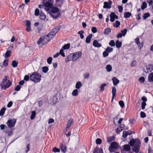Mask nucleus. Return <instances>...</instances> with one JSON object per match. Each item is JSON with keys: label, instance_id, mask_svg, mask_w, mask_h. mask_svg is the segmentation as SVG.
Instances as JSON below:
<instances>
[{"label": "nucleus", "instance_id": "nucleus-8", "mask_svg": "<svg viewBox=\"0 0 153 153\" xmlns=\"http://www.w3.org/2000/svg\"><path fill=\"white\" fill-rule=\"evenodd\" d=\"M53 4L49 1H46L45 4L44 6L45 10L48 11H50L53 7Z\"/></svg>", "mask_w": 153, "mask_h": 153}, {"label": "nucleus", "instance_id": "nucleus-44", "mask_svg": "<svg viewBox=\"0 0 153 153\" xmlns=\"http://www.w3.org/2000/svg\"><path fill=\"white\" fill-rule=\"evenodd\" d=\"M106 85V83H104L101 85L100 86V91L101 92L103 91L104 90V88Z\"/></svg>", "mask_w": 153, "mask_h": 153}, {"label": "nucleus", "instance_id": "nucleus-7", "mask_svg": "<svg viewBox=\"0 0 153 153\" xmlns=\"http://www.w3.org/2000/svg\"><path fill=\"white\" fill-rule=\"evenodd\" d=\"M72 61H75L81 57L82 55L81 51L75 52L72 53Z\"/></svg>", "mask_w": 153, "mask_h": 153}, {"label": "nucleus", "instance_id": "nucleus-61", "mask_svg": "<svg viewBox=\"0 0 153 153\" xmlns=\"http://www.w3.org/2000/svg\"><path fill=\"white\" fill-rule=\"evenodd\" d=\"M146 105V102H142L141 103L142 105V109H143L145 108V106Z\"/></svg>", "mask_w": 153, "mask_h": 153}, {"label": "nucleus", "instance_id": "nucleus-13", "mask_svg": "<svg viewBox=\"0 0 153 153\" xmlns=\"http://www.w3.org/2000/svg\"><path fill=\"white\" fill-rule=\"evenodd\" d=\"M110 17V20L111 22H114L115 19L118 18V16L116 15L113 12L111 13Z\"/></svg>", "mask_w": 153, "mask_h": 153}, {"label": "nucleus", "instance_id": "nucleus-32", "mask_svg": "<svg viewBox=\"0 0 153 153\" xmlns=\"http://www.w3.org/2000/svg\"><path fill=\"white\" fill-rule=\"evenodd\" d=\"M73 120L72 119H70L68 122V124L67 125V128H69V127L71 126V123H73Z\"/></svg>", "mask_w": 153, "mask_h": 153}, {"label": "nucleus", "instance_id": "nucleus-51", "mask_svg": "<svg viewBox=\"0 0 153 153\" xmlns=\"http://www.w3.org/2000/svg\"><path fill=\"white\" fill-rule=\"evenodd\" d=\"M53 60L52 58L51 57H49L47 60V62L48 64H50L52 62Z\"/></svg>", "mask_w": 153, "mask_h": 153}, {"label": "nucleus", "instance_id": "nucleus-64", "mask_svg": "<svg viewBox=\"0 0 153 153\" xmlns=\"http://www.w3.org/2000/svg\"><path fill=\"white\" fill-rule=\"evenodd\" d=\"M72 54H71L67 56V58H68V59L70 60V61L72 60Z\"/></svg>", "mask_w": 153, "mask_h": 153}, {"label": "nucleus", "instance_id": "nucleus-29", "mask_svg": "<svg viewBox=\"0 0 153 153\" xmlns=\"http://www.w3.org/2000/svg\"><path fill=\"white\" fill-rule=\"evenodd\" d=\"M106 69L107 71L108 72L111 71L112 70V67L110 65H108L106 66Z\"/></svg>", "mask_w": 153, "mask_h": 153}, {"label": "nucleus", "instance_id": "nucleus-41", "mask_svg": "<svg viewBox=\"0 0 153 153\" xmlns=\"http://www.w3.org/2000/svg\"><path fill=\"white\" fill-rule=\"evenodd\" d=\"M36 114V113L35 111H33L31 112V115L30 116V119L31 120L33 119L35 117Z\"/></svg>", "mask_w": 153, "mask_h": 153}, {"label": "nucleus", "instance_id": "nucleus-56", "mask_svg": "<svg viewBox=\"0 0 153 153\" xmlns=\"http://www.w3.org/2000/svg\"><path fill=\"white\" fill-rule=\"evenodd\" d=\"M119 105H120V106L122 108H123L124 106V102L123 101H120L119 102Z\"/></svg>", "mask_w": 153, "mask_h": 153}, {"label": "nucleus", "instance_id": "nucleus-37", "mask_svg": "<svg viewBox=\"0 0 153 153\" xmlns=\"http://www.w3.org/2000/svg\"><path fill=\"white\" fill-rule=\"evenodd\" d=\"M106 51H107L108 53H110L112 52L113 51V48L110 47H108L105 49Z\"/></svg>", "mask_w": 153, "mask_h": 153}, {"label": "nucleus", "instance_id": "nucleus-22", "mask_svg": "<svg viewBox=\"0 0 153 153\" xmlns=\"http://www.w3.org/2000/svg\"><path fill=\"white\" fill-rule=\"evenodd\" d=\"M92 35L91 34H90L87 37L86 39V42L87 43H89L91 41V40L92 37Z\"/></svg>", "mask_w": 153, "mask_h": 153}, {"label": "nucleus", "instance_id": "nucleus-27", "mask_svg": "<svg viewBox=\"0 0 153 153\" xmlns=\"http://www.w3.org/2000/svg\"><path fill=\"white\" fill-rule=\"evenodd\" d=\"M112 95H113V96H115L116 94V88L115 87H112Z\"/></svg>", "mask_w": 153, "mask_h": 153}, {"label": "nucleus", "instance_id": "nucleus-6", "mask_svg": "<svg viewBox=\"0 0 153 153\" xmlns=\"http://www.w3.org/2000/svg\"><path fill=\"white\" fill-rule=\"evenodd\" d=\"M59 11L58 8L56 7H52L50 11V15L53 19H56L59 16L58 14H54V13H57Z\"/></svg>", "mask_w": 153, "mask_h": 153}, {"label": "nucleus", "instance_id": "nucleus-11", "mask_svg": "<svg viewBox=\"0 0 153 153\" xmlns=\"http://www.w3.org/2000/svg\"><path fill=\"white\" fill-rule=\"evenodd\" d=\"M123 149L121 151V153H123L124 151H126L127 152H129L131 150L130 146L128 144L122 146Z\"/></svg>", "mask_w": 153, "mask_h": 153}, {"label": "nucleus", "instance_id": "nucleus-16", "mask_svg": "<svg viewBox=\"0 0 153 153\" xmlns=\"http://www.w3.org/2000/svg\"><path fill=\"white\" fill-rule=\"evenodd\" d=\"M93 45L95 47L100 48L102 46V45L98 43L96 40H94V41Z\"/></svg>", "mask_w": 153, "mask_h": 153}, {"label": "nucleus", "instance_id": "nucleus-47", "mask_svg": "<svg viewBox=\"0 0 153 153\" xmlns=\"http://www.w3.org/2000/svg\"><path fill=\"white\" fill-rule=\"evenodd\" d=\"M120 22L119 21H116L114 25V26L116 27H118L120 25Z\"/></svg>", "mask_w": 153, "mask_h": 153}, {"label": "nucleus", "instance_id": "nucleus-42", "mask_svg": "<svg viewBox=\"0 0 153 153\" xmlns=\"http://www.w3.org/2000/svg\"><path fill=\"white\" fill-rule=\"evenodd\" d=\"M150 16V13H146L144 14L143 16V17L144 19H146Z\"/></svg>", "mask_w": 153, "mask_h": 153}, {"label": "nucleus", "instance_id": "nucleus-59", "mask_svg": "<svg viewBox=\"0 0 153 153\" xmlns=\"http://www.w3.org/2000/svg\"><path fill=\"white\" fill-rule=\"evenodd\" d=\"M140 117L141 118H143L146 117L145 113L143 111H141L140 113Z\"/></svg>", "mask_w": 153, "mask_h": 153}, {"label": "nucleus", "instance_id": "nucleus-4", "mask_svg": "<svg viewBox=\"0 0 153 153\" xmlns=\"http://www.w3.org/2000/svg\"><path fill=\"white\" fill-rule=\"evenodd\" d=\"M59 29V28L58 27L53 28L52 31L45 36V37H47V38H46L50 41L53 38L54 36L58 32Z\"/></svg>", "mask_w": 153, "mask_h": 153}, {"label": "nucleus", "instance_id": "nucleus-19", "mask_svg": "<svg viewBox=\"0 0 153 153\" xmlns=\"http://www.w3.org/2000/svg\"><path fill=\"white\" fill-rule=\"evenodd\" d=\"M112 80L113 85L114 86L117 85L119 82V80L115 77H113L112 78Z\"/></svg>", "mask_w": 153, "mask_h": 153}, {"label": "nucleus", "instance_id": "nucleus-55", "mask_svg": "<svg viewBox=\"0 0 153 153\" xmlns=\"http://www.w3.org/2000/svg\"><path fill=\"white\" fill-rule=\"evenodd\" d=\"M103 56L104 57L107 56L108 55V53L105 50L102 53Z\"/></svg>", "mask_w": 153, "mask_h": 153}, {"label": "nucleus", "instance_id": "nucleus-30", "mask_svg": "<svg viewBox=\"0 0 153 153\" xmlns=\"http://www.w3.org/2000/svg\"><path fill=\"white\" fill-rule=\"evenodd\" d=\"M6 110V108L5 107L2 108L0 111V116H2L4 115Z\"/></svg>", "mask_w": 153, "mask_h": 153}, {"label": "nucleus", "instance_id": "nucleus-62", "mask_svg": "<svg viewBox=\"0 0 153 153\" xmlns=\"http://www.w3.org/2000/svg\"><path fill=\"white\" fill-rule=\"evenodd\" d=\"M21 88V87L19 85H17L15 88V90L17 91H19Z\"/></svg>", "mask_w": 153, "mask_h": 153}, {"label": "nucleus", "instance_id": "nucleus-24", "mask_svg": "<svg viewBox=\"0 0 153 153\" xmlns=\"http://www.w3.org/2000/svg\"><path fill=\"white\" fill-rule=\"evenodd\" d=\"M116 46L117 48H120L122 45V43L121 42H119V40H117L116 42Z\"/></svg>", "mask_w": 153, "mask_h": 153}, {"label": "nucleus", "instance_id": "nucleus-17", "mask_svg": "<svg viewBox=\"0 0 153 153\" xmlns=\"http://www.w3.org/2000/svg\"><path fill=\"white\" fill-rule=\"evenodd\" d=\"M93 153H103V150L102 148L96 147L94 149Z\"/></svg>", "mask_w": 153, "mask_h": 153}, {"label": "nucleus", "instance_id": "nucleus-33", "mask_svg": "<svg viewBox=\"0 0 153 153\" xmlns=\"http://www.w3.org/2000/svg\"><path fill=\"white\" fill-rule=\"evenodd\" d=\"M11 51L9 50H7L4 54V56L5 58H8L9 57L10 55Z\"/></svg>", "mask_w": 153, "mask_h": 153}, {"label": "nucleus", "instance_id": "nucleus-63", "mask_svg": "<svg viewBox=\"0 0 153 153\" xmlns=\"http://www.w3.org/2000/svg\"><path fill=\"white\" fill-rule=\"evenodd\" d=\"M147 2L149 4V6H150L152 4L153 1V0H148Z\"/></svg>", "mask_w": 153, "mask_h": 153}, {"label": "nucleus", "instance_id": "nucleus-20", "mask_svg": "<svg viewBox=\"0 0 153 153\" xmlns=\"http://www.w3.org/2000/svg\"><path fill=\"white\" fill-rule=\"evenodd\" d=\"M53 103V104H55L59 101V99L57 97V94H55L53 97L52 99Z\"/></svg>", "mask_w": 153, "mask_h": 153}, {"label": "nucleus", "instance_id": "nucleus-38", "mask_svg": "<svg viewBox=\"0 0 153 153\" xmlns=\"http://www.w3.org/2000/svg\"><path fill=\"white\" fill-rule=\"evenodd\" d=\"M114 137L113 136L108 137L107 139V141L108 143H110L114 140Z\"/></svg>", "mask_w": 153, "mask_h": 153}, {"label": "nucleus", "instance_id": "nucleus-53", "mask_svg": "<svg viewBox=\"0 0 153 153\" xmlns=\"http://www.w3.org/2000/svg\"><path fill=\"white\" fill-rule=\"evenodd\" d=\"M96 142L97 144H100L102 143V140L100 138H97L96 140Z\"/></svg>", "mask_w": 153, "mask_h": 153}, {"label": "nucleus", "instance_id": "nucleus-15", "mask_svg": "<svg viewBox=\"0 0 153 153\" xmlns=\"http://www.w3.org/2000/svg\"><path fill=\"white\" fill-rule=\"evenodd\" d=\"M125 125L123 124H120L119 128H117L116 132L117 133H119L120 132L122 131L124 128Z\"/></svg>", "mask_w": 153, "mask_h": 153}, {"label": "nucleus", "instance_id": "nucleus-45", "mask_svg": "<svg viewBox=\"0 0 153 153\" xmlns=\"http://www.w3.org/2000/svg\"><path fill=\"white\" fill-rule=\"evenodd\" d=\"M42 72L44 73H46L48 70V68L46 66L43 67L42 68Z\"/></svg>", "mask_w": 153, "mask_h": 153}, {"label": "nucleus", "instance_id": "nucleus-35", "mask_svg": "<svg viewBox=\"0 0 153 153\" xmlns=\"http://www.w3.org/2000/svg\"><path fill=\"white\" fill-rule=\"evenodd\" d=\"M131 14L129 12H126L124 13V16L126 18H128L131 16Z\"/></svg>", "mask_w": 153, "mask_h": 153}, {"label": "nucleus", "instance_id": "nucleus-60", "mask_svg": "<svg viewBox=\"0 0 153 153\" xmlns=\"http://www.w3.org/2000/svg\"><path fill=\"white\" fill-rule=\"evenodd\" d=\"M8 60L5 59L3 62V65L5 66H7L8 65Z\"/></svg>", "mask_w": 153, "mask_h": 153}, {"label": "nucleus", "instance_id": "nucleus-2", "mask_svg": "<svg viewBox=\"0 0 153 153\" xmlns=\"http://www.w3.org/2000/svg\"><path fill=\"white\" fill-rule=\"evenodd\" d=\"M41 77V75L38 73L34 72L30 75V78L31 80L37 83L40 81Z\"/></svg>", "mask_w": 153, "mask_h": 153}, {"label": "nucleus", "instance_id": "nucleus-54", "mask_svg": "<svg viewBox=\"0 0 153 153\" xmlns=\"http://www.w3.org/2000/svg\"><path fill=\"white\" fill-rule=\"evenodd\" d=\"M128 135V132L126 131H124L123 132V137L124 138H126Z\"/></svg>", "mask_w": 153, "mask_h": 153}, {"label": "nucleus", "instance_id": "nucleus-1", "mask_svg": "<svg viewBox=\"0 0 153 153\" xmlns=\"http://www.w3.org/2000/svg\"><path fill=\"white\" fill-rule=\"evenodd\" d=\"M129 143L131 146H134L132 149L133 152L135 153H143L139 151L141 143L139 139H132L130 140Z\"/></svg>", "mask_w": 153, "mask_h": 153}, {"label": "nucleus", "instance_id": "nucleus-3", "mask_svg": "<svg viewBox=\"0 0 153 153\" xmlns=\"http://www.w3.org/2000/svg\"><path fill=\"white\" fill-rule=\"evenodd\" d=\"M11 85V82L7 80V76H5L3 79L2 83L1 84V88L5 90L9 87Z\"/></svg>", "mask_w": 153, "mask_h": 153}, {"label": "nucleus", "instance_id": "nucleus-21", "mask_svg": "<svg viewBox=\"0 0 153 153\" xmlns=\"http://www.w3.org/2000/svg\"><path fill=\"white\" fill-rule=\"evenodd\" d=\"M60 149L61 151L64 153H65L66 151V146L62 144H61Z\"/></svg>", "mask_w": 153, "mask_h": 153}, {"label": "nucleus", "instance_id": "nucleus-5", "mask_svg": "<svg viewBox=\"0 0 153 153\" xmlns=\"http://www.w3.org/2000/svg\"><path fill=\"white\" fill-rule=\"evenodd\" d=\"M119 145L117 142H113L111 143L108 148V150L110 153L115 152L118 149Z\"/></svg>", "mask_w": 153, "mask_h": 153}, {"label": "nucleus", "instance_id": "nucleus-10", "mask_svg": "<svg viewBox=\"0 0 153 153\" xmlns=\"http://www.w3.org/2000/svg\"><path fill=\"white\" fill-rule=\"evenodd\" d=\"M16 122V120L15 119H13L8 120L7 123V124L9 128H11L14 126Z\"/></svg>", "mask_w": 153, "mask_h": 153}, {"label": "nucleus", "instance_id": "nucleus-50", "mask_svg": "<svg viewBox=\"0 0 153 153\" xmlns=\"http://www.w3.org/2000/svg\"><path fill=\"white\" fill-rule=\"evenodd\" d=\"M52 151L53 152H60V150L58 148H57L56 147H54Z\"/></svg>", "mask_w": 153, "mask_h": 153}, {"label": "nucleus", "instance_id": "nucleus-43", "mask_svg": "<svg viewBox=\"0 0 153 153\" xmlns=\"http://www.w3.org/2000/svg\"><path fill=\"white\" fill-rule=\"evenodd\" d=\"M127 30L126 29H124L123 30L121 31V33H122V35L123 36H125L127 32Z\"/></svg>", "mask_w": 153, "mask_h": 153}, {"label": "nucleus", "instance_id": "nucleus-12", "mask_svg": "<svg viewBox=\"0 0 153 153\" xmlns=\"http://www.w3.org/2000/svg\"><path fill=\"white\" fill-rule=\"evenodd\" d=\"M146 71H145L146 73L151 72L153 70V65L149 64L146 66Z\"/></svg>", "mask_w": 153, "mask_h": 153}, {"label": "nucleus", "instance_id": "nucleus-34", "mask_svg": "<svg viewBox=\"0 0 153 153\" xmlns=\"http://www.w3.org/2000/svg\"><path fill=\"white\" fill-rule=\"evenodd\" d=\"M72 94L73 96H76L78 94V90L77 89L74 90L72 92Z\"/></svg>", "mask_w": 153, "mask_h": 153}, {"label": "nucleus", "instance_id": "nucleus-31", "mask_svg": "<svg viewBox=\"0 0 153 153\" xmlns=\"http://www.w3.org/2000/svg\"><path fill=\"white\" fill-rule=\"evenodd\" d=\"M70 44L69 43L67 44L64 45L62 47V49L64 50L68 49L70 48Z\"/></svg>", "mask_w": 153, "mask_h": 153}, {"label": "nucleus", "instance_id": "nucleus-26", "mask_svg": "<svg viewBox=\"0 0 153 153\" xmlns=\"http://www.w3.org/2000/svg\"><path fill=\"white\" fill-rule=\"evenodd\" d=\"M40 18L41 19L44 20L45 19L46 16L45 14L42 12L40 13Z\"/></svg>", "mask_w": 153, "mask_h": 153}, {"label": "nucleus", "instance_id": "nucleus-49", "mask_svg": "<svg viewBox=\"0 0 153 153\" xmlns=\"http://www.w3.org/2000/svg\"><path fill=\"white\" fill-rule=\"evenodd\" d=\"M83 76L85 79H88L90 77L89 74L88 73L86 72L84 74Z\"/></svg>", "mask_w": 153, "mask_h": 153}, {"label": "nucleus", "instance_id": "nucleus-46", "mask_svg": "<svg viewBox=\"0 0 153 153\" xmlns=\"http://www.w3.org/2000/svg\"><path fill=\"white\" fill-rule=\"evenodd\" d=\"M18 63L17 62H16L14 60L12 61V65L13 67L15 68L17 66Z\"/></svg>", "mask_w": 153, "mask_h": 153}, {"label": "nucleus", "instance_id": "nucleus-48", "mask_svg": "<svg viewBox=\"0 0 153 153\" xmlns=\"http://www.w3.org/2000/svg\"><path fill=\"white\" fill-rule=\"evenodd\" d=\"M145 79L144 77L142 76L139 78V81L140 83H143L145 81Z\"/></svg>", "mask_w": 153, "mask_h": 153}, {"label": "nucleus", "instance_id": "nucleus-57", "mask_svg": "<svg viewBox=\"0 0 153 153\" xmlns=\"http://www.w3.org/2000/svg\"><path fill=\"white\" fill-rule=\"evenodd\" d=\"M39 10L38 8H36L35 10V15L38 16L39 15Z\"/></svg>", "mask_w": 153, "mask_h": 153}, {"label": "nucleus", "instance_id": "nucleus-58", "mask_svg": "<svg viewBox=\"0 0 153 153\" xmlns=\"http://www.w3.org/2000/svg\"><path fill=\"white\" fill-rule=\"evenodd\" d=\"M91 31L94 33H96L97 31V28L95 27H92L91 28Z\"/></svg>", "mask_w": 153, "mask_h": 153}, {"label": "nucleus", "instance_id": "nucleus-28", "mask_svg": "<svg viewBox=\"0 0 153 153\" xmlns=\"http://www.w3.org/2000/svg\"><path fill=\"white\" fill-rule=\"evenodd\" d=\"M148 80L150 82H153V73H151L149 76Z\"/></svg>", "mask_w": 153, "mask_h": 153}, {"label": "nucleus", "instance_id": "nucleus-23", "mask_svg": "<svg viewBox=\"0 0 153 153\" xmlns=\"http://www.w3.org/2000/svg\"><path fill=\"white\" fill-rule=\"evenodd\" d=\"M82 86V84L81 82L78 81L77 82L75 85V88L76 89H79Z\"/></svg>", "mask_w": 153, "mask_h": 153}, {"label": "nucleus", "instance_id": "nucleus-14", "mask_svg": "<svg viewBox=\"0 0 153 153\" xmlns=\"http://www.w3.org/2000/svg\"><path fill=\"white\" fill-rule=\"evenodd\" d=\"M112 2L111 1H109L108 2H104L103 7L105 8L109 9L111 7V4Z\"/></svg>", "mask_w": 153, "mask_h": 153}, {"label": "nucleus", "instance_id": "nucleus-39", "mask_svg": "<svg viewBox=\"0 0 153 153\" xmlns=\"http://www.w3.org/2000/svg\"><path fill=\"white\" fill-rule=\"evenodd\" d=\"M147 4L145 2H143V3L142 4L141 6V8L142 10H144L145 8L147 7Z\"/></svg>", "mask_w": 153, "mask_h": 153}, {"label": "nucleus", "instance_id": "nucleus-36", "mask_svg": "<svg viewBox=\"0 0 153 153\" xmlns=\"http://www.w3.org/2000/svg\"><path fill=\"white\" fill-rule=\"evenodd\" d=\"M84 33V31L83 30H81L78 32V33L79 34L81 39H83L84 38V36L83 35V33Z\"/></svg>", "mask_w": 153, "mask_h": 153}, {"label": "nucleus", "instance_id": "nucleus-40", "mask_svg": "<svg viewBox=\"0 0 153 153\" xmlns=\"http://www.w3.org/2000/svg\"><path fill=\"white\" fill-rule=\"evenodd\" d=\"M109 45L112 47L114 46L115 45L114 41V40H111L109 43Z\"/></svg>", "mask_w": 153, "mask_h": 153}, {"label": "nucleus", "instance_id": "nucleus-9", "mask_svg": "<svg viewBox=\"0 0 153 153\" xmlns=\"http://www.w3.org/2000/svg\"><path fill=\"white\" fill-rule=\"evenodd\" d=\"M47 37H44L42 39V38H40L37 41V43L38 45L42 43V45H45L47 44L49 41L46 38Z\"/></svg>", "mask_w": 153, "mask_h": 153}, {"label": "nucleus", "instance_id": "nucleus-25", "mask_svg": "<svg viewBox=\"0 0 153 153\" xmlns=\"http://www.w3.org/2000/svg\"><path fill=\"white\" fill-rule=\"evenodd\" d=\"M111 29L109 28H106L105 29L104 31V33L105 35H107L111 32Z\"/></svg>", "mask_w": 153, "mask_h": 153}, {"label": "nucleus", "instance_id": "nucleus-52", "mask_svg": "<svg viewBox=\"0 0 153 153\" xmlns=\"http://www.w3.org/2000/svg\"><path fill=\"white\" fill-rule=\"evenodd\" d=\"M63 49H61L59 51V54H61L62 56L63 57H65V55L63 51Z\"/></svg>", "mask_w": 153, "mask_h": 153}, {"label": "nucleus", "instance_id": "nucleus-18", "mask_svg": "<svg viewBox=\"0 0 153 153\" xmlns=\"http://www.w3.org/2000/svg\"><path fill=\"white\" fill-rule=\"evenodd\" d=\"M135 42L136 44L138 45L140 48H142L143 46V43H140L139 42V39L138 38H137L135 39Z\"/></svg>", "mask_w": 153, "mask_h": 153}]
</instances>
